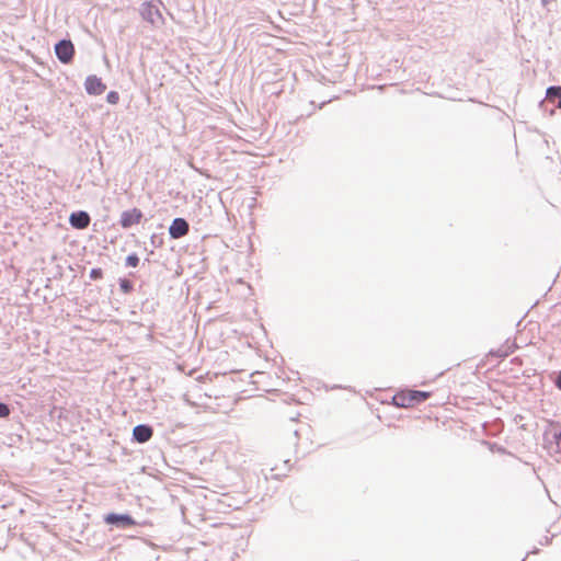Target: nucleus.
<instances>
[{"label": "nucleus", "mask_w": 561, "mask_h": 561, "mask_svg": "<svg viewBox=\"0 0 561 561\" xmlns=\"http://www.w3.org/2000/svg\"><path fill=\"white\" fill-rule=\"evenodd\" d=\"M106 100L110 104H117L119 101V94L116 91L107 93Z\"/></svg>", "instance_id": "ddd939ff"}, {"label": "nucleus", "mask_w": 561, "mask_h": 561, "mask_svg": "<svg viewBox=\"0 0 561 561\" xmlns=\"http://www.w3.org/2000/svg\"><path fill=\"white\" fill-rule=\"evenodd\" d=\"M140 15L151 25H158L160 23H163L164 21L163 15L159 10L158 5L151 1L142 3L140 8Z\"/></svg>", "instance_id": "7ed1b4c3"}, {"label": "nucleus", "mask_w": 561, "mask_h": 561, "mask_svg": "<svg viewBox=\"0 0 561 561\" xmlns=\"http://www.w3.org/2000/svg\"><path fill=\"white\" fill-rule=\"evenodd\" d=\"M153 435V431L148 425H137L133 430V436L138 443L148 442Z\"/></svg>", "instance_id": "1a4fd4ad"}, {"label": "nucleus", "mask_w": 561, "mask_h": 561, "mask_svg": "<svg viewBox=\"0 0 561 561\" xmlns=\"http://www.w3.org/2000/svg\"><path fill=\"white\" fill-rule=\"evenodd\" d=\"M556 385L561 390V373L559 374V376L557 378Z\"/></svg>", "instance_id": "dca6fc26"}, {"label": "nucleus", "mask_w": 561, "mask_h": 561, "mask_svg": "<svg viewBox=\"0 0 561 561\" xmlns=\"http://www.w3.org/2000/svg\"><path fill=\"white\" fill-rule=\"evenodd\" d=\"M142 219V213L138 208L125 210L121 215L119 224L123 228L127 229L131 226L138 225Z\"/></svg>", "instance_id": "39448f33"}, {"label": "nucleus", "mask_w": 561, "mask_h": 561, "mask_svg": "<svg viewBox=\"0 0 561 561\" xmlns=\"http://www.w3.org/2000/svg\"><path fill=\"white\" fill-rule=\"evenodd\" d=\"M90 277L92 279H100V278H102L103 277L102 270L101 268H93V270H91Z\"/></svg>", "instance_id": "4468645a"}, {"label": "nucleus", "mask_w": 561, "mask_h": 561, "mask_svg": "<svg viewBox=\"0 0 561 561\" xmlns=\"http://www.w3.org/2000/svg\"><path fill=\"white\" fill-rule=\"evenodd\" d=\"M55 53L62 64H69L75 55L73 44L70 41H60L55 46Z\"/></svg>", "instance_id": "20e7f679"}, {"label": "nucleus", "mask_w": 561, "mask_h": 561, "mask_svg": "<svg viewBox=\"0 0 561 561\" xmlns=\"http://www.w3.org/2000/svg\"><path fill=\"white\" fill-rule=\"evenodd\" d=\"M188 224L183 218H176L172 221L169 233L173 239H179L187 234Z\"/></svg>", "instance_id": "0eeeda50"}, {"label": "nucleus", "mask_w": 561, "mask_h": 561, "mask_svg": "<svg viewBox=\"0 0 561 561\" xmlns=\"http://www.w3.org/2000/svg\"><path fill=\"white\" fill-rule=\"evenodd\" d=\"M547 99L548 101L553 102L554 100L559 99L558 107L561 108V87H550L547 90Z\"/></svg>", "instance_id": "9b49d317"}, {"label": "nucleus", "mask_w": 561, "mask_h": 561, "mask_svg": "<svg viewBox=\"0 0 561 561\" xmlns=\"http://www.w3.org/2000/svg\"><path fill=\"white\" fill-rule=\"evenodd\" d=\"M104 519L107 524H119L123 527H130L136 524L129 515H118L114 513L106 515Z\"/></svg>", "instance_id": "9d476101"}, {"label": "nucleus", "mask_w": 561, "mask_h": 561, "mask_svg": "<svg viewBox=\"0 0 561 561\" xmlns=\"http://www.w3.org/2000/svg\"><path fill=\"white\" fill-rule=\"evenodd\" d=\"M84 88L88 94L101 95L106 90V84L96 76H89L84 81Z\"/></svg>", "instance_id": "423d86ee"}, {"label": "nucleus", "mask_w": 561, "mask_h": 561, "mask_svg": "<svg viewBox=\"0 0 561 561\" xmlns=\"http://www.w3.org/2000/svg\"><path fill=\"white\" fill-rule=\"evenodd\" d=\"M69 221L73 228L84 229L90 224V216L85 211L72 213L69 217Z\"/></svg>", "instance_id": "6e6552de"}, {"label": "nucleus", "mask_w": 561, "mask_h": 561, "mask_svg": "<svg viewBox=\"0 0 561 561\" xmlns=\"http://www.w3.org/2000/svg\"><path fill=\"white\" fill-rule=\"evenodd\" d=\"M430 397L431 392L408 389L397 392L392 398V402L398 408H412L424 402Z\"/></svg>", "instance_id": "f257e3e1"}, {"label": "nucleus", "mask_w": 561, "mask_h": 561, "mask_svg": "<svg viewBox=\"0 0 561 561\" xmlns=\"http://www.w3.org/2000/svg\"><path fill=\"white\" fill-rule=\"evenodd\" d=\"M139 264V257L137 254H130L126 257V265L136 267Z\"/></svg>", "instance_id": "f8f14e48"}, {"label": "nucleus", "mask_w": 561, "mask_h": 561, "mask_svg": "<svg viewBox=\"0 0 561 561\" xmlns=\"http://www.w3.org/2000/svg\"><path fill=\"white\" fill-rule=\"evenodd\" d=\"M10 414V409L5 403L0 402V417H7Z\"/></svg>", "instance_id": "2eb2a0df"}, {"label": "nucleus", "mask_w": 561, "mask_h": 561, "mask_svg": "<svg viewBox=\"0 0 561 561\" xmlns=\"http://www.w3.org/2000/svg\"><path fill=\"white\" fill-rule=\"evenodd\" d=\"M543 447L550 455L561 454V424L551 423L543 433Z\"/></svg>", "instance_id": "f03ea898"}]
</instances>
